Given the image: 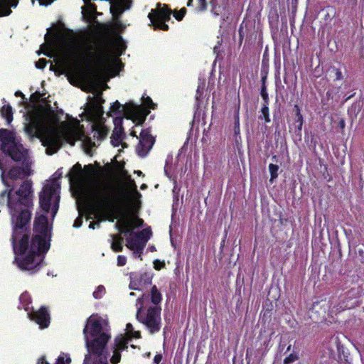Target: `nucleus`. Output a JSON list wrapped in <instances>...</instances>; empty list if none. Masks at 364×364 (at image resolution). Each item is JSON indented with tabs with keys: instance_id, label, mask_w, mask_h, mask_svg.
<instances>
[{
	"instance_id": "f257e3e1",
	"label": "nucleus",
	"mask_w": 364,
	"mask_h": 364,
	"mask_svg": "<svg viewBox=\"0 0 364 364\" xmlns=\"http://www.w3.org/2000/svg\"><path fill=\"white\" fill-rule=\"evenodd\" d=\"M2 181L9 188L0 193V199L6 200L11 217L13 235L11 237L16 262L22 270L31 271L38 268L42 263L43 254L48 250L47 242L33 237L29 244V234L26 225L31 219V213L26 209L33 202V183L30 179L23 181L18 190L14 191L4 181V172L1 174Z\"/></svg>"
},
{
	"instance_id": "f03ea898",
	"label": "nucleus",
	"mask_w": 364,
	"mask_h": 364,
	"mask_svg": "<svg viewBox=\"0 0 364 364\" xmlns=\"http://www.w3.org/2000/svg\"><path fill=\"white\" fill-rule=\"evenodd\" d=\"M57 122V116L48 106V109L41 107L36 111L24 129L29 136L41 138L43 145L46 146V154L49 155L56 153L64 141L73 146L76 141L80 140L90 148L96 146L91 137L78 128L65 122L58 126Z\"/></svg>"
},
{
	"instance_id": "7ed1b4c3",
	"label": "nucleus",
	"mask_w": 364,
	"mask_h": 364,
	"mask_svg": "<svg viewBox=\"0 0 364 364\" xmlns=\"http://www.w3.org/2000/svg\"><path fill=\"white\" fill-rule=\"evenodd\" d=\"M71 183L78 186H87V195L93 206V212L100 218L95 222H91L89 228H100L102 220L114 221L112 214L124 203V200L117 189L105 182L93 181L90 183V176L86 175L79 163L75 164L68 173Z\"/></svg>"
},
{
	"instance_id": "20e7f679",
	"label": "nucleus",
	"mask_w": 364,
	"mask_h": 364,
	"mask_svg": "<svg viewBox=\"0 0 364 364\" xmlns=\"http://www.w3.org/2000/svg\"><path fill=\"white\" fill-rule=\"evenodd\" d=\"M101 318L91 316L83 329L88 353L83 364H107V357L103 354L110 336L103 328Z\"/></svg>"
},
{
	"instance_id": "39448f33",
	"label": "nucleus",
	"mask_w": 364,
	"mask_h": 364,
	"mask_svg": "<svg viewBox=\"0 0 364 364\" xmlns=\"http://www.w3.org/2000/svg\"><path fill=\"white\" fill-rule=\"evenodd\" d=\"M0 141L2 151L14 161L21 164V166H14L9 169V178L12 181H16L31 175L32 170L30 168L31 161L28 151L16 139L14 134L7 129H1Z\"/></svg>"
},
{
	"instance_id": "423d86ee",
	"label": "nucleus",
	"mask_w": 364,
	"mask_h": 364,
	"mask_svg": "<svg viewBox=\"0 0 364 364\" xmlns=\"http://www.w3.org/2000/svg\"><path fill=\"white\" fill-rule=\"evenodd\" d=\"M148 296L144 294L136 300V319L144 324L151 333L158 332L161 328V309L157 306H151L144 309V301Z\"/></svg>"
},
{
	"instance_id": "0eeeda50",
	"label": "nucleus",
	"mask_w": 364,
	"mask_h": 364,
	"mask_svg": "<svg viewBox=\"0 0 364 364\" xmlns=\"http://www.w3.org/2000/svg\"><path fill=\"white\" fill-rule=\"evenodd\" d=\"M96 96L92 100V106L89 110V114L91 119L93 121L92 132L93 137L97 138L101 141L104 139L108 132V128L104 124L103 119V108L102 104L104 103L105 100L102 97V92L97 91Z\"/></svg>"
},
{
	"instance_id": "6e6552de",
	"label": "nucleus",
	"mask_w": 364,
	"mask_h": 364,
	"mask_svg": "<svg viewBox=\"0 0 364 364\" xmlns=\"http://www.w3.org/2000/svg\"><path fill=\"white\" fill-rule=\"evenodd\" d=\"M60 185L57 181H52L45 185L39 194V203L42 209L48 212L52 210L54 215L59 207L60 200Z\"/></svg>"
},
{
	"instance_id": "1a4fd4ad",
	"label": "nucleus",
	"mask_w": 364,
	"mask_h": 364,
	"mask_svg": "<svg viewBox=\"0 0 364 364\" xmlns=\"http://www.w3.org/2000/svg\"><path fill=\"white\" fill-rule=\"evenodd\" d=\"M112 64L113 62L109 56L102 53L98 57L97 68L95 70L90 72L88 74L82 75L90 84H94L95 81L98 78L100 73L105 70H109L112 68Z\"/></svg>"
},
{
	"instance_id": "9d476101",
	"label": "nucleus",
	"mask_w": 364,
	"mask_h": 364,
	"mask_svg": "<svg viewBox=\"0 0 364 364\" xmlns=\"http://www.w3.org/2000/svg\"><path fill=\"white\" fill-rule=\"evenodd\" d=\"M154 143V137L146 130H143L140 133L139 144L136 146L137 154L144 157L146 156L148 152L152 148Z\"/></svg>"
},
{
	"instance_id": "9b49d317",
	"label": "nucleus",
	"mask_w": 364,
	"mask_h": 364,
	"mask_svg": "<svg viewBox=\"0 0 364 364\" xmlns=\"http://www.w3.org/2000/svg\"><path fill=\"white\" fill-rule=\"evenodd\" d=\"M34 228L36 232L39 233L35 237H39L46 241V237L49 235V228L48 220L45 215H41L36 220Z\"/></svg>"
},
{
	"instance_id": "f8f14e48",
	"label": "nucleus",
	"mask_w": 364,
	"mask_h": 364,
	"mask_svg": "<svg viewBox=\"0 0 364 364\" xmlns=\"http://www.w3.org/2000/svg\"><path fill=\"white\" fill-rule=\"evenodd\" d=\"M110 11L115 18H118L123 11L130 8V0H110Z\"/></svg>"
},
{
	"instance_id": "ddd939ff",
	"label": "nucleus",
	"mask_w": 364,
	"mask_h": 364,
	"mask_svg": "<svg viewBox=\"0 0 364 364\" xmlns=\"http://www.w3.org/2000/svg\"><path fill=\"white\" fill-rule=\"evenodd\" d=\"M31 318L39 324L41 328L48 327L50 323V316L45 307H41L38 311L33 312Z\"/></svg>"
},
{
	"instance_id": "4468645a",
	"label": "nucleus",
	"mask_w": 364,
	"mask_h": 364,
	"mask_svg": "<svg viewBox=\"0 0 364 364\" xmlns=\"http://www.w3.org/2000/svg\"><path fill=\"white\" fill-rule=\"evenodd\" d=\"M148 114L149 111L143 107L134 106L130 110V117L129 118H131L136 125H139L144 123Z\"/></svg>"
},
{
	"instance_id": "2eb2a0df",
	"label": "nucleus",
	"mask_w": 364,
	"mask_h": 364,
	"mask_svg": "<svg viewBox=\"0 0 364 364\" xmlns=\"http://www.w3.org/2000/svg\"><path fill=\"white\" fill-rule=\"evenodd\" d=\"M124 136V128L121 124V121L119 120L118 122L115 121V127L112 132L111 136V143L114 146H118L122 139Z\"/></svg>"
},
{
	"instance_id": "dca6fc26",
	"label": "nucleus",
	"mask_w": 364,
	"mask_h": 364,
	"mask_svg": "<svg viewBox=\"0 0 364 364\" xmlns=\"http://www.w3.org/2000/svg\"><path fill=\"white\" fill-rule=\"evenodd\" d=\"M151 11H154V15L156 16V21L163 20L164 21H168L171 18V10L166 5L161 7V5L158 4L157 8Z\"/></svg>"
},
{
	"instance_id": "f3484780",
	"label": "nucleus",
	"mask_w": 364,
	"mask_h": 364,
	"mask_svg": "<svg viewBox=\"0 0 364 364\" xmlns=\"http://www.w3.org/2000/svg\"><path fill=\"white\" fill-rule=\"evenodd\" d=\"M126 246L129 249L136 248L138 252L141 250H144V242L135 233H131L130 235L126 239Z\"/></svg>"
},
{
	"instance_id": "a211bd4d",
	"label": "nucleus",
	"mask_w": 364,
	"mask_h": 364,
	"mask_svg": "<svg viewBox=\"0 0 364 364\" xmlns=\"http://www.w3.org/2000/svg\"><path fill=\"white\" fill-rule=\"evenodd\" d=\"M17 0H0V16H8L11 14V6H16Z\"/></svg>"
},
{
	"instance_id": "6ab92c4d",
	"label": "nucleus",
	"mask_w": 364,
	"mask_h": 364,
	"mask_svg": "<svg viewBox=\"0 0 364 364\" xmlns=\"http://www.w3.org/2000/svg\"><path fill=\"white\" fill-rule=\"evenodd\" d=\"M112 238L111 249L114 252H122L123 250L122 243L124 241L121 235H110Z\"/></svg>"
},
{
	"instance_id": "aec40b11",
	"label": "nucleus",
	"mask_w": 364,
	"mask_h": 364,
	"mask_svg": "<svg viewBox=\"0 0 364 364\" xmlns=\"http://www.w3.org/2000/svg\"><path fill=\"white\" fill-rule=\"evenodd\" d=\"M154 11H151L149 14L148 17L150 19L151 23L155 27V28H160L163 31H168V26L166 24V21H164L163 20L156 21V16L154 15Z\"/></svg>"
},
{
	"instance_id": "412c9836",
	"label": "nucleus",
	"mask_w": 364,
	"mask_h": 364,
	"mask_svg": "<svg viewBox=\"0 0 364 364\" xmlns=\"http://www.w3.org/2000/svg\"><path fill=\"white\" fill-rule=\"evenodd\" d=\"M1 113L3 117L6 118L8 124H10L13 120L12 107L10 105H6L1 109Z\"/></svg>"
},
{
	"instance_id": "4be33fe9",
	"label": "nucleus",
	"mask_w": 364,
	"mask_h": 364,
	"mask_svg": "<svg viewBox=\"0 0 364 364\" xmlns=\"http://www.w3.org/2000/svg\"><path fill=\"white\" fill-rule=\"evenodd\" d=\"M123 220H127L129 221V228L133 232L134 229L137 227H141L143 225V220L138 217H126Z\"/></svg>"
},
{
	"instance_id": "5701e85b",
	"label": "nucleus",
	"mask_w": 364,
	"mask_h": 364,
	"mask_svg": "<svg viewBox=\"0 0 364 364\" xmlns=\"http://www.w3.org/2000/svg\"><path fill=\"white\" fill-rule=\"evenodd\" d=\"M151 298L154 306H157L161 301V294L156 286H154L151 289Z\"/></svg>"
},
{
	"instance_id": "b1692460",
	"label": "nucleus",
	"mask_w": 364,
	"mask_h": 364,
	"mask_svg": "<svg viewBox=\"0 0 364 364\" xmlns=\"http://www.w3.org/2000/svg\"><path fill=\"white\" fill-rule=\"evenodd\" d=\"M137 235L139 237L140 239H141V241L144 242V246L145 247L147 241L151 237V232L149 229L146 228L142 230L140 232H136Z\"/></svg>"
},
{
	"instance_id": "393cba45",
	"label": "nucleus",
	"mask_w": 364,
	"mask_h": 364,
	"mask_svg": "<svg viewBox=\"0 0 364 364\" xmlns=\"http://www.w3.org/2000/svg\"><path fill=\"white\" fill-rule=\"evenodd\" d=\"M115 349L117 351L124 350L127 348V342L123 338H119L115 339Z\"/></svg>"
},
{
	"instance_id": "a878e982",
	"label": "nucleus",
	"mask_w": 364,
	"mask_h": 364,
	"mask_svg": "<svg viewBox=\"0 0 364 364\" xmlns=\"http://www.w3.org/2000/svg\"><path fill=\"white\" fill-rule=\"evenodd\" d=\"M294 109H296V123H298L297 129L299 132H301L303 125V117L300 112V109L297 105H295Z\"/></svg>"
},
{
	"instance_id": "bb28decb",
	"label": "nucleus",
	"mask_w": 364,
	"mask_h": 364,
	"mask_svg": "<svg viewBox=\"0 0 364 364\" xmlns=\"http://www.w3.org/2000/svg\"><path fill=\"white\" fill-rule=\"evenodd\" d=\"M279 170V166L276 164H270L269 165V171L271 174L270 181L272 182L276 178H277L278 174L277 171Z\"/></svg>"
},
{
	"instance_id": "cd10ccee",
	"label": "nucleus",
	"mask_w": 364,
	"mask_h": 364,
	"mask_svg": "<svg viewBox=\"0 0 364 364\" xmlns=\"http://www.w3.org/2000/svg\"><path fill=\"white\" fill-rule=\"evenodd\" d=\"M329 71L333 74L334 80H340L343 79L342 73L338 68L333 66L329 69Z\"/></svg>"
},
{
	"instance_id": "c85d7f7f",
	"label": "nucleus",
	"mask_w": 364,
	"mask_h": 364,
	"mask_svg": "<svg viewBox=\"0 0 364 364\" xmlns=\"http://www.w3.org/2000/svg\"><path fill=\"white\" fill-rule=\"evenodd\" d=\"M144 276H141L138 282L132 280L130 282L129 287L132 289L140 290L143 289L142 279Z\"/></svg>"
},
{
	"instance_id": "c756f323",
	"label": "nucleus",
	"mask_w": 364,
	"mask_h": 364,
	"mask_svg": "<svg viewBox=\"0 0 364 364\" xmlns=\"http://www.w3.org/2000/svg\"><path fill=\"white\" fill-rule=\"evenodd\" d=\"M111 112H124L125 108L118 102L116 101L111 106Z\"/></svg>"
},
{
	"instance_id": "7c9ffc66",
	"label": "nucleus",
	"mask_w": 364,
	"mask_h": 364,
	"mask_svg": "<svg viewBox=\"0 0 364 364\" xmlns=\"http://www.w3.org/2000/svg\"><path fill=\"white\" fill-rule=\"evenodd\" d=\"M268 104L264 103L262 108V115L259 117L260 119L264 118L266 122H269L270 121L269 117V108L267 107Z\"/></svg>"
},
{
	"instance_id": "2f4dec72",
	"label": "nucleus",
	"mask_w": 364,
	"mask_h": 364,
	"mask_svg": "<svg viewBox=\"0 0 364 364\" xmlns=\"http://www.w3.org/2000/svg\"><path fill=\"white\" fill-rule=\"evenodd\" d=\"M299 359V356L296 353H291L284 360V364H291Z\"/></svg>"
},
{
	"instance_id": "473e14b6",
	"label": "nucleus",
	"mask_w": 364,
	"mask_h": 364,
	"mask_svg": "<svg viewBox=\"0 0 364 364\" xmlns=\"http://www.w3.org/2000/svg\"><path fill=\"white\" fill-rule=\"evenodd\" d=\"M121 359V354L119 351H117V350H114L113 355L111 358V363L112 364H117Z\"/></svg>"
},
{
	"instance_id": "72a5a7b5",
	"label": "nucleus",
	"mask_w": 364,
	"mask_h": 364,
	"mask_svg": "<svg viewBox=\"0 0 364 364\" xmlns=\"http://www.w3.org/2000/svg\"><path fill=\"white\" fill-rule=\"evenodd\" d=\"M142 100L144 106L150 109L155 108V104L152 102V100L149 97H143Z\"/></svg>"
},
{
	"instance_id": "f704fd0d",
	"label": "nucleus",
	"mask_w": 364,
	"mask_h": 364,
	"mask_svg": "<svg viewBox=\"0 0 364 364\" xmlns=\"http://www.w3.org/2000/svg\"><path fill=\"white\" fill-rule=\"evenodd\" d=\"M186 13V9L185 8H182L179 11L174 12L173 16L178 21H181Z\"/></svg>"
},
{
	"instance_id": "c9c22d12",
	"label": "nucleus",
	"mask_w": 364,
	"mask_h": 364,
	"mask_svg": "<svg viewBox=\"0 0 364 364\" xmlns=\"http://www.w3.org/2000/svg\"><path fill=\"white\" fill-rule=\"evenodd\" d=\"M122 233L129 235L131 233H134V232L131 231V230L129 228V221L127 220H123V228Z\"/></svg>"
},
{
	"instance_id": "e433bc0d",
	"label": "nucleus",
	"mask_w": 364,
	"mask_h": 364,
	"mask_svg": "<svg viewBox=\"0 0 364 364\" xmlns=\"http://www.w3.org/2000/svg\"><path fill=\"white\" fill-rule=\"evenodd\" d=\"M47 63V60L44 58L39 59L37 62H36V67L39 69H43L46 67Z\"/></svg>"
},
{
	"instance_id": "4c0bfd02",
	"label": "nucleus",
	"mask_w": 364,
	"mask_h": 364,
	"mask_svg": "<svg viewBox=\"0 0 364 364\" xmlns=\"http://www.w3.org/2000/svg\"><path fill=\"white\" fill-rule=\"evenodd\" d=\"M105 291V288L102 286L97 287V289L93 292V296L96 299L101 297L102 292Z\"/></svg>"
},
{
	"instance_id": "58836bf2",
	"label": "nucleus",
	"mask_w": 364,
	"mask_h": 364,
	"mask_svg": "<svg viewBox=\"0 0 364 364\" xmlns=\"http://www.w3.org/2000/svg\"><path fill=\"white\" fill-rule=\"evenodd\" d=\"M261 95L263 100H264V103L268 104V94L266 90L265 85L264 84L262 90H261Z\"/></svg>"
},
{
	"instance_id": "ea45409f",
	"label": "nucleus",
	"mask_w": 364,
	"mask_h": 364,
	"mask_svg": "<svg viewBox=\"0 0 364 364\" xmlns=\"http://www.w3.org/2000/svg\"><path fill=\"white\" fill-rule=\"evenodd\" d=\"M127 258L123 255H119L117 257V265L118 266H124L126 264Z\"/></svg>"
},
{
	"instance_id": "a19ab883",
	"label": "nucleus",
	"mask_w": 364,
	"mask_h": 364,
	"mask_svg": "<svg viewBox=\"0 0 364 364\" xmlns=\"http://www.w3.org/2000/svg\"><path fill=\"white\" fill-rule=\"evenodd\" d=\"M95 50V46L93 45H90L89 46V48H88V50H89V60H90V63H92L93 62V53H92V50Z\"/></svg>"
},
{
	"instance_id": "79ce46f5",
	"label": "nucleus",
	"mask_w": 364,
	"mask_h": 364,
	"mask_svg": "<svg viewBox=\"0 0 364 364\" xmlns=\"http://www.w3.org/2000/svg\"><path fill=\"white\" fill-rule=\"evenodd\" d=\"M82 216H79L75 219L73 226L75 228H79L82 225Z\"/></svg>"
},
{
	"instance_id": "37998d69",
	"label": "nucleus",
	"mask_w": 364,
	"mask_h": 364,
	"mask_svg": "<svg viewBox=\"0 0 364 364\" xmlns=\"http://www.w3.org/2000/svg\"><path fill=\"white\" fill-rule=\"evenodd\" d=\"M130 186L131 188L135 192V193L140 196V193L136 190V185L133 180L130 181Z\"/></svg>"
},
{
	"instance_id": "c03bdc74",
	"label": "nucleus",
	"mask_w": 364,
	"mask_h": 364,
	"mask_svg": "<svg viewBox=\"0 0 364 364\" xmlns=\"http://www.w3.org/2000/svg\"><path fill=\"white\" fill-rule=\"evenodd\" d=\"M200 3V10L204 11L206 9L207 5H206V0H199Z\"/></svg>"
},
{
	"instance_id": "a18cd8bd",
	"label": "nucleus",
	"mask_w": 364,
	"mask_h": 364,
	"mask_svg": "<svg viewBox=\"0 0 364 364\" xmlns=\"http://www.w3.org/2000/svg\"><path fill=\"white\" fill-rule=\"evenodd\" d=\"M115 228L116 229H117L118 230H119L121 232H122V228H123V219L121 220L120 221L117 222L116 224H115Z\"/></svg>"
},
{
	"instance_id": "49530a36",
	"label": "nucleus",
	"mask_w": 364,
	"mask_h": 364,
	"mask_svg": "<svg viewBox=\"0 0 364 364\" xmlns=\"http://www.w3.org/2000/svg\"><path fill=\"white\" fill-rule=\"evenodd\" d=\"M40 94L38 92H36L35 94H33L31 96V100L35 102H38L39 100Z\"/></svg>"
},
{
	"instance_id": "de8ad7c7",
	"label": "nucleus",
	"mask_w": 364,
	"mask_h": 364,
	"mask_svg": "<svg viewBox=\"0 0 364 364\" xmlns=\"http://www.w3.org/2000/svg\"><path fill=\"white\" fill-rule=\"evenodd\" d=\"M129 337H134V338H139L141 337V335H140V332L139 331H133L131 333V334H129Z\"/></svg>"
},
{
	"instance_id": "09e8293b",
	"label": "nucleus",
	"mask_w": 364,
	"mask_h": 364,
	"mask_svg": "<svg viewBox=\"0 0 364 364\" xmlns=\"http://www.w3.org/2000/svg\"><path fill=\"white\" fill-rule=\"evenodd\" d=\"M126 330L127 331L128 336H129V334H131V333L134 331L132 325L131 323L127 324Z\"/></svg>"
},
{
	"instance_id": "8fccbe9b",
	"label": "nucleus",
	"mask_w": 364,
	"mask_h": 364,
	"mask_svg": "<svg viewBox=\"0 0 364 364\" xmlns=\"http://www.w3.org/2000/svg\"><path fill=\"white\" fill-rule=\"evenodd\" d=\"M161 359H162L161 355H159V354L156 355H155V357L154 358V362L156 364H159L161 361Z\"/></svg>"
},
{
	"instance_id": "3c124183",
	"label": "nucleus",
	"mask_w": 364,
	"mask_h": 364,
	"mask_svg": "<svg viewBox=\"0 0 364 364\" xmlns=\"http://www.w3.org/2000/svg\"><path fill=\"white\" fill-rule=\"evenodd\" d=\"M130 250L134 251V255L136 257H139L141 256V254L142 253V251H143V250H141L140 252H138L136 248H133V249H130Z\"/></svg>"
},
{
	"instance_id": "603ef678",
	"label": "nucleus",
	"mask_w": 364,
	"mask_h": 364,
	"mask_svg": "<svg viewBox=\"0 0 364 364\" xmlns=\"http://www.w3.org/2000/svg\"><path fill=\"white\" fill-rule=\"evenodd\" d=\"M54 0H40L41 4L48 5L51 4Z\"/></svg>"
},
{
	"instance_id": "864d4df0",
	"label": "nucleus",
	"mask_w": 364,
	"mask_h": 364,
	"mask_svg": "<svg viewBox=\"0 0 364 364\" xmlns=\"http://www.w3.org/2000/svg\"><path fill=\"white\" fill-rule=\"evenodd\" d=\"M58 364H65L63 356H59L58 358Z\"/></svg>"
},
{
	"instance_id": "5fc2aeb1",
	"label": "nucleus",
	"mask_w": 364,
	"mask_h": 364,
	"mask_svg": "<svg viewBox=\"0 0 364 364\" xmlns=\"http://www.w3.org/2000/svg\"><path fill=\"white\" fill-rule=\"evenodd\" d=\"M87 6L90 7V9H91L92 11H93V12L96 11L97 7L95 4H88Z\"/></svg>"
},
{
	"instance_id": "6e6d98bb",
	"label": "nucleus",
	"mask_w": 364,
	"mask_h": 364,
	"mask_svg": "<svg viewBox=\"0 0 364 364\" xmlns=\"http://www.w3.org/2000/svg\"><path fill=\"white\" fill-rule=\"evenodd\" d=\"M38 364H48L44 358L40 359Z\"/></svg>"
},
{
	"instance_id": "4d7b16f0",
	"label": "nucleus",
	"mask_w": 364,
	"mask_h": 364,
	"mask_svg": "<svg viewBox=\"0 0 364 364\" xmlns=\"http://www.w3.org/2000/svg\"><path fill=\"white\" fill-rule=\"evenodd\" d=\"M157 262H159L157 260L154 262V267L156 269H160L161 266H158Z\"/></svg>"
},
{
	"instance_id": "13d9d810",
	"label": "nucleus",
	"mask_w": 364,
	"mask_h": 364,
	"mask_svg": "<svg viewBox=\"0 0 364 364\" xmlns=\"http://www.w3.org/2000/svg\"><path fill=\"white\" fill-rule=\"evenodd\" d=\"M70 362H71V359L69 357L67 358L65 361V364L70 363Z\"/></svg>"
},
{
	"instance_id": "bf43d9fd",
	"label": "nucleus",
	"mask_w": 364,
	"mask_h": 364,
	"mask_svg": "<svg viewBox=\"0 0 364 364\" xmlns=\"http://www.w3.org/2000/svg\"><path fill=\"white\" fill-rule=\"evenodd\" d=\"M340 126H341V128H343L345 127V123H344V122L343 120L341 121Z\"/></svg>"
},
{
	"instance_id": "052dcab7",
	"label": "nucleus",
	"mask_w": 364,
	"mask_h": 364,
	"mask_svg": "<svg viewBox=\"0 0 364 364\" xmlns=\"http://www.w3.org/2000/svg\"><path fill=\"white\" fill-rule=\"evenodd\" d=\"M16 96H23V95L22 94V92L18 91L16 92Z\"/></svg>"
},
{
	"instance_id": "680f3d73",
	"label": "nucleus",
	"mask_w": 364,
	"mask_h": 364,
	"mask_svg": "<svg viewBox=\"0 0 364 364\" xmlns=\"http://www.w3.org/2000/svg\"><path fill=\"white\" fill-rule=\"evenodd\" d=\"M192 2H193V0H188V1L187 6H190L192 4Z\"/></svg>"
},
{
	"instance_id": "e2e57ef3",
	"label": "nucleus",
	"mask_w": 364,
	"mask_h": 364,
	"mask_svg": "<svg viewBox=\"0 0 364 364\" xmlns=\"http://www.w3.org/2000/svg\"><path fill=\"white\" fill-rule=\"evenodd\" d=\"M131 135L133 136H136L135 132H132Z\"/></svg>"
},
{
	"instance_id": "0e129e2a",
	"label": "nucleus",
	"mask_w": 364,
	"mask_h": 364,
	"mask_svg": "<svg viewBox=\"0 0 364 364\" xmlns=\"http://www.w3.org/2000/svg\"><path fill=\"white\" fill-rule=\"evenodd\" d=\"M291 349V345H289L287 348V351H289Z\"/></svg>"
},
{
	"instance_id": "69168bd1",
	"label": "nucleus",
	"mask_w": 364,
	"mask_h": 364,
	"mask_svg": "<svg viewBox=\"0 0 364 364\" xmlns=\"http://www.w3.org/2000/svg\"><path fill=\"white\" fill-rule=\"evenodd\" d=\"M145 187H146V185H145V184H144V185H142V186H141V188L143 189V188H144Z\"/></svg>"
},
{
	"instance_id": "338daca9",
	"label": "nucleus",
	"mask_w": 364,
	"mask_h": 364,
	"mask_svg": "<svg viewBox=\"0 0 364 364\" xmlns=\"http://www.w3.org/2000/svg\"><path fill=\"white\" fill-rule=\"evenodd\" d=\"M90 0H84V1L87 4V1H90Z\"/></svg>"
},
{
	"instance_id": "774afa93",
	"label": "nucleus",
	"mask_w": 364,
	"mask_h": 364,
	"mask_svg": "<svg viewBox=\"0 0 364 364\" xmlns=\"http://www.w3.org/2000/svg\"><path fill=\"white\" fill-rule=\"evenodd\" d=\"M130 295L131 296H134V293L132 292V293H130Z\"/></svg>"
}]
</instances>
